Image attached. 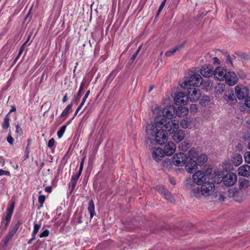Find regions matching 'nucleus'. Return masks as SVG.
Listing matches in <instances>:
<instances>
[{"label":"nucleus","mask_w":250,"mask_h":250,"mask_svg":"<svg viewBox=\"0 0 250 250\" xmlns=\"http://www.w3.org/2000/svg\"><path fill=\"white\" fill-rule=\"evenodd\" d=\"M25 45V43H23V44L20 48L18 55L17 57H16V58L15 59V61H17L18 60V59H19V58L20 57V56L22 54L23 51L24 50Z\"/></svg>","instance_id":"obj_40"},{"label":"nucleus","mask_w":250,"mask_h":250,"mask_svg":"<svg viewBox=\"0 0 250 250\" xmlns=\"http://www.w3.org/2000/svg\"><path fill=\"white\" fill-rule=\"evenodd\" d=\"M146 132L149 137H153L155 142L159 144H164L167 139L168 134L167 132L159 127L156 123V119L153 123L148 124L146 126Z\"/></svg>","instance_id":"obj_1"},{"label":"nucleus","mask_w":250,"mask_h":250,"mask_svg":"<svg viewBox=\"0 0 250 250\" xmlns=\"http://www.w3.org/2000/svg\"><path fill=\"white\" fill-rule=\"evenodd\" d=\"M193 181L197 185H202L207 180V177L204 171L198 170L193 174L192 176Z\"/></svg>","instance_id":"obj_9"},{"label":"nucleus","mask_w":250,"mask_h":250,"mask_svg":"<svg viewBox=\"0 0 250 250\" xmlns=\"http://www.w3.org/2000/svg\"><path fill=\"white\" fill-rule=\"evenodd\" d=\"M31 139H28V144H27V146L26 147V151H28L29 148V147H30V146L31 144Z\"/></svg>","instance_id":"obj_61"},{"label":"nucleus","mask_w":250,"mask_h":250,"mask_svg":"<svg viewBox=\"0 0 250 250\" xmlns=\"http://www.w3.org/2000/svg\"><path fill=\"white\" fill-rule=\"evenodd\" d=\"M176 150V146L174 143L172 142H168L165 145L164 150L165 153L168 156L173 154Z\"/></svg>","instance_id":"obj_17"},{"label":"nucleus","mask_w":250,"mask_h":250,"mask_svg":"<svg viewBox=\"0 0 250 250\" xmlns=\"http://www.w3.org/2000/svg\"><path fill=\"white\" fill-rule=\"evenodd\" d=\"M83 104H84L82 102H81V103L78 106V107H77L76 110L75 111V114H74V116H76L78 114V112L81 109L82 107L83 106Z\"/></svg>","instance_id":"obj_55"},{"label":"nucleus","mask_w":250,"mask_h":250,"mask_svg":"<svg viewBox=\"0 0 250 250\" xmlns=\"http://www.w3.org/2000/svg\"><path fill=\"white\" fill-rule=\"evenodd\" d=\"M191 146V144L186 141H184L179 145V149L181 151H186Z\"/></svg>","instance_id":"obj_26"},{"label":"nucleus","mask_w":250,"mask_h":250,"mask_svg":"<svg viewBox=\"0 0 250 250\" xmlns=\"http://www.w3.org/2000/svg\"><path fill=\"white\" fill-rule=\"evenodd\" d=\"M54 143H55L54 139L53 138L50 139L49 140L48 143V146L49 147H52L54 146Z\"/></svg>","instance_id":"obj_49"},{"label":"nucleus","mask_w":250,"mask_h":250,"mask_svg":"<svg viewBox=\"0 0 250 250\" xmlns=\"http://www.w3.org/2000/svg\"><path fill=\"white\" fill-rule=\"evenodd\" d=\"M72 104H71L68 105L62 111V113L61 114V117H67L69 113V111L72 108Z\"/></svg>","instance_id":"obj_34"},{"label":"nucleus","mask_w":250,"mask_h":250,"mask_svg":"<svg viewBox=\"0 0 250 250\" xmlns=\"http://www.w3.org/2000/svg\"><path fill=\"white\" fill-rule=\"evenodd\" d=\"M177 112L175 107L172 105H168L163 108L162 114L166 119L168 120L172 118Z\"/></svg>","instance_id":"obj_12"},{"label":"nucleus","mask_w":250,"mask_h":250,"mask_svg":"<svg viewBox=\"0 0 250 250\" xmlns=\"http://www.w3.org/2000/svg\"><path fill=\"white\" fill-rule=\"evenodd\" d=\"M202 83L203 79L200 75L193 74L189 77H185L184 82L180 84V86L184 89L197 87L200 86L202 84Z\"/></svg>","instance_id":"obj_3"},{"label":"nucleus","mask_w":250,"mask_h":250,"mask_svg":"<svg viewBox=\"0 0 250 250\" xmlns=\"http://www.w3.org/2000/svg\"><path fill=\"white\" fill-rule=\"evenodd\" d=\"M156 189L159 192L163 194L164 195H166L167 190L165 189L164 187L162 186H158L156 188Z\"/></svg>","instance_id":"obj_38"},{"label":"nucleus","mask_w":250,"mask_h":250,"mask_svg":"<svg viewBox=\"0 0 250 250\" xmlns=\"http://www.w3.org/2000/svg\"><path fill=\"white\" fill-rule=\"evenodd\" d=\"M82 93V91L79 90V91H78V92L77 93V96H76V97L75 98L76 101H77V100L80 99V97L81 96Z\"/></svg>","instance_id":"obj_59"},{"label":"nucleus","mask_w":250,"mask_h":250,"mask_svg":"<svg viewBox=\"0 0 250 250\" xmlns=\"http://www.w3.org/2000/svg\"><path fill=\"white\" fill-rule=\"evenodd\" d=\"M9 118L8 115H7L5 117L4 122L2 124V127L4 129H7L8 128V127L9 126Z\"/></svg>","instance_id":"obj_36"},{"label":"nucleus","mask_w":250,"mask_h":250,"mask_svg":"<svg viewBox=\"0 0 250 250\" xmlns=\"http://www.w3.org/2000/svg\"><path fill=\"white\" fill-rule=\"evenodd\" d=\"M116 75V73L114 71H112L110 73V74L108 76H110V77H111V79L110 80L109 83H111V82L112 81Z\"/></svg>","instance_id":"obj_51"},{"label":"nucleus","mask_w":250,"mask_h":250,"mask_svg":"<svg viewBox=\"0 0 250 250\" xmlns=\"http://www.w3.org/2000/svg\"><path fill=\"white\" fill-rule=\"evenodd\" d=\"M197 162L198 165H203L207 160V156L205 154H201L198 155L195 160Z\"/></svg>","instance_id":"obj_27"},{"label":"nucleus","mask_w":250,"mask_h":250,"mask_svg":"<svg viewBox=\"0 0 250 250\" xmlns=\"http://www.w3.org/2000/svg\"><path fill=\"white\" fill-rule=\"evenodd\" d=\"M231 162L235 166H238L243 162L242 156L239 154H234L232 156Z\"/></svg>","instance_id":"obj_23"},{"label":"nucleus","mask_w":250,"mask_h":250,"mask_svg":"<svg viewBox=\"0 0 250 250\" xmlns=\"http://www.w3.org/2000/svg\"><path fill=\"white\" fill-rule=\"evenodd\" d=\"M201 187L202 196L208 197L212 195L215 189L214 184L211 182L204 183Z\"/></svg>","instance_id":"obj_5"},{"label":"nucleus","mask_w":250,"mask_h":250,"mask_svg":"<svg viewBox=\"0 0 250 250\" xmlns=\"http://www.w3.org/2000/svg\"><path fill=\"white\" fill-rule=\"evenodd\" d=\"M180 124L182 128L188 129H191L196 125L195 120L189 117H186L183 119Z\"/></svg>","instance_id":"obj_10"},{"label":"nucleus","mask_w":250,"mask_h":250,"mask_svg":"<svg viewBox=\"0 0 250 250\" xmlns=\"http://www.w3.org/2000/svg\"><path fill=\"white\" fill-rule=\"evenodd\" d=\"M239 190H242V189L247 188L250 186L249 181L248 180L244 179L239 181Z\"/></svg>","instance_id":"obj_31"},{"label":"nucleus","mask_w":250,"mask_h":250,"mask_svg":"<svg viewBox=\"0 0 250 250\" xmlns=\"http://www.w3.org/2000/svg\"><path fill=\"white\" fill-rule=\"evenodd\" d=\"M163 109L158 105H155L152 109V112L154 114L156 115L154 120L160 116H163L162 114Z\"/></svg>","instance_id":"obj_28"},{"label":"nucleus","mask_w":250,"mask_h":250,"mask_svg":"<svg viewBox=\"0 0 250 250\" xmlns=\"http://www.w3.org/2000/svg\"><path fill=\"white\" fill-rule=\"evenodd\" d=\"M14 206H15V203L14 202H13L11 204L10 206L7 209V211L13 213V210H14Z\"/></svg>","instance_id":"obj_46"},{"label":"nucleus","mask_w":250,"mask_h":250,"mask_svg":"<svg viewBox=\"0 0 250 250\" xmlns=\"http://www.w3.org/2000/svg\"><path fill=\"white\" fill-rule=\"evenodd\" d=\"M89 94H90V90H88V91H87L84 96L83 98L82 102L84 104V103H85L87 98L89 96Z\"/></svg>","instance_id":"obj_52"},{"label":"nucleus","mask_w":250,"mask_h":250,"mask_svg":"<svg viewBox=\"0 0 250 250\" xmlns=\"http://www.w3.org/2000/svg\"><path fill=\"white\" fill-rule=\"evenodd\" d=\"M71 185H72V190L71 191H72L75 187H76V184H77V182H75V181H71Z\"/></svg>","instance_id":"obj_64"},{"label":"nucleus","mask_w":250,"mask_h":250,"mask_svg":"<svg viewBox=\"0 0 250 250\" xmlns=\"http://www.w3.org/2000/svg\"><path fill=\"white\" fill-rule=\"evenodd\" d=\"M165 152L162 148H156L152 153L153 159L157 162L161 161L165 155Z\"/></svg>","instance_id":"obj_18"},{"label":"nucleus","mask_w":250,"mask_h":250,"mask_svg":"<svg viewBox=\"0 0 250 250\" xmlns=\"http://www.w3.org/2000/svg\"><path fill=\"white\" fill-rule=\"evenodd\" d=\"M88 210L90 213V218H92L95 214V207L94 202L91 200L88 203Z\"/></svg>","instance_id":"obj_29"},{"label":"nucleus","mask_w":250,"mask_h":250,"mask_svg":"<svg viewBox=\"0 0 250 250\" xmlns=\"http://www.w3.org/2000/svg\"><path fill=\"white\" fill-rule=\"evenodd\" d=\"M225 79L228 85L233 86L237 83L238 77L234 72H229L227 73Z\"/></svg>","instance_id":"obj_15"},{"label":"nucleus","mask_w":250,"mask_h":250,"mask_svg":"<svg viewBox=\"0 0 250 250\" xmlns=\"http://www.w3.org/2000/svg\"><path fill=\"white\" fill-rule=\"evenodd\" d=\"M235 91L238 99H244L248 95V89L243 86L237 85L235 87Z\"/></svg>","instance_id":"obj_14"},{"label":"nucleus","mask_w":250,"mask_h":250,"mask_svg":"<svg viewBox=\"0 0 250 250\" xmlns=\"http://www.w3.org/2000/svg\"><path fill=\"white\" fill-rule=\"evenodd\" d=\"M188 160L187 155L183 153H176L173 159V164L177 166H182L186 164Z\"/></svg>","instance_id":"obj_8"},{"label":"nucleus","mask_w":250,"mask_h":250,"mask_svg":"<svg viewBox=\"0 0 250 250\" xmlns=\"http://www.w3.org/2000/svg\"><path fill=\"white\" fill-rule=\"evenodd\" d=\"M213 62L214 64H219V60L217 57H214L212 59Z\"/></svg>","instance_id":"obj_60"},{"label":"nucleus","mask_w":250,"mask_h":250,"mask_svg":"<svg viewBox=\"0 0 250 250\" xmlns=\"http://www.w3.org/2000/svg\"><path fill=\"white\" fill-rule=\"evenodd\" d=\"M16 133L19 134V135H21L22 133V129L21 127L19 126V125L16 126Z\"/></svg>","instance_id":"obj_56"},{"label":"nucleus","mask_w":250,"mask_h":250,"mask_svg":"<svg viewBox=\"0 0 250 250\" xmlns=\"http://www.w3.org/2000/svg\"><path fill=\"white\" fill-rule=\"evenodd\" d=\"M190 111L191 112L195 113L197 111L198 107L196 104H191L189 107Z\"/></svg>","instance_id":"obj_41"},{"label":"nucleus","mask_w":250,"mask_h":250,"mask_svg":"<svg viewBox=\"0 0 250 250\" xmlns=\"http://www.w3.org/2000/svg\"><path fill=\"white\" fill-rule=\"evenodd\" d=\"M182 47H183L182 45H178V46L175 47L174 48L172 49L171 50L167 51L165 53V55L167 57L171 56L173 55L176 51L180 50V49Z\"/></svg>","instance_id":"obj_30"},{"label":"nucleus","mask_w":250,"mask_h":250,"mask_svg":"<svg viewBox=\"0 0 250 250\" xmlns=\"http://www.w3.org/2000/svg\"><path fill=\"white\" fill-rule=\"evenodd\" d=\"M156 123L159 127H166L169 133L177 131L179 129V122L177 120H167L163 116H160L156 118Z\"/></svg>","instance_id":"obj_2"},{"label":"nucleus","mask_w":250,"mask_h":250,"mask_svg":"<svg viewBox=\"0 0 250 250\" xmlns=\"http://www.w3.org/2000/svg\"><path fill=\"white\" fill-rule=\"evenodd\" d=\"M79 177H80V176H78L77 174H74V175H72L71 179V181H75V182H77V181Z\"/></svg>","instance_id":"obj_53"},{"label":"nucleus","mask_w":250,"mask_h":250,"mask_svg":"<svg viewBox=\"0 0 250 250\" xmlns=\"http://www.w3.org/2000/svg\"><path fill=\"white\" fill-rule=\"evenodd\" d=\"M238 174L244 177H249L250 176V166L248 165H244L239 167Z\"/></svg>","instance_id":"obj_19"},{"label":"nucleus","mask_w":250,"mask_h":250,"mask_svg":"<svg viewBox=\"0 0 250 250\" xmlns=\"http://www.w3.org/2000/svg\"><path fill=\"white\" fill-rule=\"evenodd\" d=\"M188 154L189 160H195L198 155V152L195 148L191 149L189 151Z\"/></svg>","instance_id":"obj_32"},{"label":"nucleus","mask_w":250,"mask_h":250,"mask_svg":"<svg viewBox=\"0 0 250 250\" xmlns=\"http://www.w3.org/2000/svg\"><path fill=\"white\" fill-rule=\"evenodd\" d=\"M66 125H63L60 128L59 130L57 132V135L59 138H61L62 137V136L63 135V133H64L66 130Z\"/></svg>","instance_id":"obj_35"},{"label":"nucleus","mask_w":250,"mask_h":250,"mask_svg":"<svg viewBox=\"0 0 250 250\" xmlns=\"http://www.w3.org/2000/svg\"><path fill=\"white\" fill-rule=\"evenodd\" d=\"M233 197L234 199L238 203H241L245 200V197L243 195L242 190H238L233 194Z\"/></svg>","instance_id":"obj_24"},{"label":"nucleus","mask_w":250,"mask_h":250,"mask_svg":"<svg viewBox=\"0 0 250 250\" xmlns=\"http://www.w3.org/2000/svg\"><path fill=\"white\" fill-rule=\"evenodd\" d=\"M45 199V197L44 195H40L38 198V201L41 205H42L44 202Z\"/></svg>","instance_id":"obj_45"},{"label":"nucleus","mask_w":250,"mask_h":250,"mask_svg":"<svg viewBox=\"0 0 250 250\" xmlns=\"http://www.w3.org/2000/svg\"><path fill=\"white\" fill-rule=\"evenodd\" d=\"M244 159L246 163L250 164V151H247L245 153Z\"/></svg>","instance_id":"obj_39"},{"label":"nucleus","mask_w":250,"mask_h":250,"mask_svg":"<svg viewBox=\"0 0 250 250\" xmlns=\"http://www.w3.org/2000/svg\"><path fill=\"white\" fill-rule=\"evenodd\" d=\"M186 186L187 189L191 190L190 194L191 197L197 199H201L203 197L201 187L194 184L192 185L190 181L187 182Z\"/></svg>","instance_id":"obj_4"},{"label":"nucleus","mask_w":250,"mask_h":250,"mask_svg":"<svg viewBox=\"0 0 250 250\" xmlns=\"http://www.w3.org/2000/svg\"><path fill=\"white\" fill-rule=\"evenodd\" d=\"M3 175L9 176L10 175V173L8 171H5L2 169H0V176Z\"/></svg>","instance_id":"obj_47"},{"label":"nucleus","mask_w":250,"mask_h":250,"mask_svg":"<svg viewBox=\"0 0 250 250\" xmlns=\"http://www.w3.org/2000/svg\"><path fill=\"white\" fill-rule=\"evenodd\" d=\"M200 73L205 77H209L213 75V70L208 65L202 66L200 69Z\"/></svg>","instance_id":"obj_21"},{"label":"nucleus","mask_w":250,"mask_h":250,"mask_svg":"<svg viewBox=\"0 0 250 250\" xmlns=\"http://www.w3.org/2000/svg\"><path fill=\"white\" fill-rule=\"evenodd\" d=\"M224 99L229 104H234L237 101L234 92L232 89H228L225 91Z\"/></svg>","instance_id":"obj_13"},{"label":"nucleus","mask_w":250,"mask_h":250,"mask_svg":"<svg viewBox=\"0 0 250 250\" xmlns=\"http://www.w3.org/2000/svg\"><path fill=\"white\" fill-rule=\"evenodd\" d=\"M245 104L246 106L250 107V97H247L245 100Z\"/></svg>","instance_id":"obj_54"},{"label":"nucleus","mask_w":250,"mask_h":250,"mask_svg":"<svg viewBox=\"0 0 250 250\" xmlns=\"http://www.w3.org/2000/svg\"><path fill=\"white\" fill-rule=\"evenodd\" d=\"M197 162L195 160H189L185 166V168L188 172H191L192 170L197 168Z\"/></svg>","instance_id":"obj_22"},{"label":"nucleus","mask_w":250,"mask_h":250,"mask_svg":"<svg viewBox=\"0 0 250 250\" xmlns=\"http://www.w3.org/2000/svg\"><path fill=\"white\" fill-rule=\"evenodd\" d=\"M174 100L177 105H185L188 101V97L185 92H179L174 93Z\"/></svg>","instance_id":"obj_7"},{"label":"nucleus","mask_w":250,"mask_h":250,"mask_svg":"<svg viewBox=\"0 0 250 250\" xmlns=\"http://www.w3.org/2000/svg\"><path fill=\"white\" fill-rule=\"evenodd\" d=\"M226 186H233L237 181V176L232 172L228 173L220 180Z\"/></svg>","instance_id":"obj_6"},{"label":"nucleus","mask_w":250,"mask_h":250,"mask_svg":"<svg viewBox=\"0 0 250 250\" xmlns=\"http://www.w3.org/2000/svg\"><path fill=\"white\" fill-rule=\"evenodd\" d=\"M188 92V99H189L191 101L196 102L197 101L201 96V93L199 89L196 87H192L186 88Z\"/></svg>","instance_id":"obj_11"},{"label":"nucleus","mask_w":250,"mask_h":250,"mask_svg":"<svg viewBox=\"0 0 250 250\" xmlns=\"http://www.w3.org/2000/svg\"><path fill=\"white\" fill-rule=\"evenodd\" d=\"M7 141L10 145H13L14 139L10 134H9L7 136Z\"/></svg>","instance_id":"obj_48"},{"label":"nucleus","mask_w":250,"mask_h":250,"mask_svg":"<svg viewBox=\"0 0 250 250\" xmlns=\"http://www.w3.org/2000/svg\"><path fill=\"white\" fill-rule=\"evenodd\" d=\"M41 224H35L34 226V230L32 232V235L36 236V234L38 232L40 228H41Z\"/></svg>","instance_id":"obj_37"},{"label":"nucleus","mask_w":250,"mask_h":250,"mask_svg":"<svg viewBox=\"0 0 250 250\" xmlns=\"http://www.w3.org/2000/svg\"><path fill=\"white\" fill-rule=\"evenodd\" d=\"M44 190L48 193H51L52 191V187L50 186H47L45 187Z\"/></svg>","instance_id":"obj_58"},{"label":"nucleus","mask_w":250,"mask_h":250,"mask_svg":"<svg viewBox=\"0 0 250 250\" xmlns=\"http://www.w3.org/2000/svg\"><path fill=\"white\" fill-rule=\"evenodd\" d=\"M166 0H164L161 4L158 10V11H157V15H158L160 12H161L162 10L163 9V8H164V7L165 6V4H166Z\"/></svg>","instance_id":"obj_43"},{"label":"nucleus","mask_w":250,"mask_h":250,"mask_svg":"<svg viewBox=\"0 0 250 250\" xmlns=\"http://www.w3.org/2000/svg\"><path fill=\"white\" fill-rule=\"evenodd\" d=\"M19 226L18 224L16 225L13 229L9 231L8 234L6 236L5 239L7 242H8L14 235L17 232L19 229Z\"/></svg>","instance_id":"obj_25"},{"label":"nucleus","mask_w":250,"mask_h":250,"mask_svg":"<svg viewBox=\"0 0 250 250\" xmlns=\"http://www.w3.org/2000/svg\"><path fill=\"white\" fill-rule=\"evenodd\" d=\"M227 73L226 70L221 66L217 67L213 71L214 77L218 81H223Z\"/></svg>","instance_id":"obj_16"},{"label":"nucleus","mask_w":250,"mask_h":250,"mask_svg":"<svg viewBox=\"0 0 250 250\" xmlns=\"http://www.w3.org/2000/svg\"><path fill=\"white\" fill-rule=\"evenodd\" d=\"M49 235V230L47 229H45L44 231H43L40 234V237H45L48 236Z\"/></svg>","instance_id":"obj_44"},{"label":"nucleus","mask_w":250,"mask_h":250,"mask_svg":"<svg viewBox=\"0 0 250 250\" xmlns=\"http://www.w3.org/2000/svg\"><path fill=\"white\" fill-rule=\"evenodd\" d=\"M172 134L173 140L177 143L180 142L185 138V133L183 130L177 129V131L173 132Z\"/></svg>","instance_id":"obj_20"},{"label":"nucleus","mask_w":250,"mask_h":250,"mask_svg":"<svg viewBox=\"0 0 250 250\" xmlns=\"http://www.w3.org/2000/svg\"><path fill=\"white\" fill-rule=\"evenodd\" d=\"M140 48H141V47H140L138 49V50H137V51L135 52V54H134L132 55V57H131V60H132V61L134 60L135 59V58H136V57H137V56L138 54L139 53V51H140Z\"/></svg>","instance_id":"obj_57"},{"label":"nucleus","mask_w":250,"mask_h":250,"mask_svg":"<svg viewBox=\"0 0 250 250\" xmlns=\"http://www.w3.org/2000/svg\"><path fill=\"white\" fill-rule=\"evenodd\" d=\"M225 86V84L223 83H218L215 88L216 93L217 94H222V92L224 91Z\"/></svg>","instance_id":"obj_33"},{"label":"nucleus","mask_w":250,"mask_h":250,"mask_svg":"<svg viewBox=\"0 0 250 250\" xmlns=\"http://www.w3.org/2000/svg\"><path fill=\"white\" fill-rule=\"evenodd\" d=\"M164 196L167 200L170 201L171 202H172L173 201V199L171 194L167 190L166 191V195H164Z\"/></svg>","instance_id":"obj_42"},{"label":"nucleus","mask_w":250,"mask_h":250,"mask_svg":"<svg viewBox=\"0 0 250 250\" xmlns=\"http://www.w3.org/2000/svg\"><path fill=\"white\" fill-rule=\"evenodd\" d=\"M35 235H32V238L31 239H30L28 242V244L29 245H30L32 243L33 241L34 240H35Z\"/></svg>","instance_id":"obj_62"},{"label":"nucleus","mask_w":250,"mask_h":250,"mask_svg":"<svg viewBox=\"0 0 250 250\" xmlns=\"http://www.w3.org/2000/svg\"><path fill=\"white\" fill-rule=\"evenodd\" d=\"M181 110H182L183 112H185V114L188 112V108L185 107H181Z\"/></svg>","instance_id":"obj_63"},{"label":"nucleus","mask_w":250,"mask_h":250,"mask_svg":"<svg viewBox=\"0 0 250 250\" xmlns=\"http://www.w3.org/2000/svg\"><path fill=\"white\" fill-rule=\"evenodd\" d=\"M12 213H13L7 211L5 219L7 221V223H8L10 221Z\"/></svg>","instance_id":"obj_50"}]
</instances>
